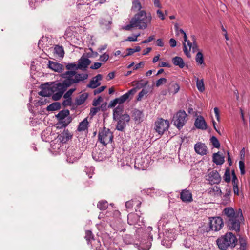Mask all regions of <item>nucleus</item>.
Returning a JSON list of instances; mask_svg holds the SVG:
<instances>
[{
	"label": "nucleus",
	"mask_w": 250,
	"mask_h": 250,
	"mask_svg": "<svg viewBox=\"0 0 250 250\" xmlns=\"http://www.w3.org/2000/svg\"><path fill=\"white\" fill-rule=\"evenodd\" d=\"M65 80L62 82H54L50 84L47 83L41 85L42 90L39 94L42 96L49 97L52 95L53 100H59L67 88L74 83L87 79L86 73H78L75 71H67L62 74Z\"/></svg>",
	"instance_id": "nucleus-1"
},
{
	"label": "nucleus",
	"mask_w": 250,
	"mask_h": 250,
	"mask_svg": "<svg viewBox=\"0 0 250 250\" xmlns=\"http://www.w3.org/2000/svg\"><path fill=\"white\" fill-rule=\"evenodd\" d=\"M152 21L150 14L147 15L145 10H141L134 15L130 20L129 23L124 27L126 30H130L132 28H137L140 30L146 29Z\"/></svg>",
	"instance_id": "nucleus-2"
},
{
	"label": "nucleus",
	"mask_w": 250,
	"mask_h": 250,
	"mask_svg": "<svg viewBox=\"0 0 250 250\" xmlns=\"http://www.w3.org/2000/svg\"><path fill=\"white\" fill-rule=\"evenodd\" d=\"M216 242L220 250H226L229 248H234L237 243L238 240L234 234L229 232L218 237Z\"/></svg>",
	"instance_id": "nucleus-3"
},
{
	"label": "nucleus",
	"mask_w": 250,
	"mask_h": 250,
	"mask_svg": "<svg viewBox=\"0 0 250 250\" xmlns=\"http://www.w3.org/2000/svg\"><path fill=\"white\" fill-rule=\"evenodd\" d=\"M59 121L58 127H65L71 123L72 118L69 116V111L68 109L63 110L56 115Z\"/></svg>",
	"instance_id": "nucleus-4"
},
{
	"label": "nucleus",
	"mask_w": 250,
	"mask_h": 250,
	"mask_svg": "<svg viewBox=\"0 0 250 250\" xmlns=\"http://www.w3.org/2000/svg\"><path fill=\"white\" fill-rule=\"evenodd\" d=\"M224 222L220 217H212L209 218L208 226L207 231H218L220 230L224 226Z\"/></svg>",
	"instance_id": "nucleus-5"
},
{
	"label": "nucleus",
	"mask_w": 250,
	"mask_h": 250,
	"mask_svg": "<svg viewBox=\"0 0 250 250\" xmlns=\"http://www.w3.org/2000/svg\"><path fill=\"white\" fill-rule=\"evenodd\" d=\"M113 133L109 129L103 127V129L99 131L98 140L103 145L105 146L113 141Z\"/></svg>",
	"instance_id": "nucleus-6"
},
{
	"label": "nucleus",
	"mask_w": 250,
	"mask_h": 250,
	"mask_svg": "<svg viewBox=\"0 0 250 250\" xmlns=\"http://www.w3.org/2000/svg\"><path fill=\"white\" fill-rule=\"evenodd\" d=\"M169 127V122L167 120L159 118L155 122L154 129L160 135L167 131Z\"/></svg>",
	"instance_id": "nucleus-7"
},
{
	"label": "nucleus",
	"mask_w": 250,
	"mask_h": 250,
	"mask_svg": "<svg viewBox=\"0 0 250 250\" xmlns=\"http://www.w3.org/2000/svg\"><path fill=\"white\" fill-rule=\"evenodd\" d=\"M244 220L243 214H241V215L226 222V224L229 230H234L238 232L240 231L241 222L243 221Z\"/></svg>",
	"instance_id": "nucleus-8"
},
{
	"label": "nucleus",
	"mask_w": 250,
	"mask_h": 250,
	"mask_svg": "<svg viewBox=\"0 0 250 250\" xmlns=\"http://www.w3.org/2000/svg\"><path fill=\"white\" fill-rule=\"evenodd\" d=\"M187 120V114L184 110H180L173 117L174 125L180 129L185 124Z\"/></svg>",
	"instance_id": "nucleus-9"
},
{
	"label": "nucleus",
	"mask_w": 250,
	"mask_h": 250,
	"mask_svg": "<svg viewBox=\"0 0 250 250\" xmlns=\"http://www.w3.org/2000/svg\"><path fill=\"white\" fill-rule=\"evenodd\" d=\"M222 213L224 216L225 222L233 219L234 217L239 216L241 215V214H242L241 209H239L238 210H235L231 207L225 208L223 209Z\"/></svg>",
	"instance_id": "nucleus-10"
},
{
	"label": "nucleus",
	"mask_w": 250,
	"mask_h": 250,
	"mask_svg": "<svg viewBox=\"0 0 250 250\" xmlns=\"http://www.w3.org/2000/svg\"><path fill=\"white\" fill-rule=\"evenodd\" d=\"M136 92L135 88H132L128 90L126 93L122 95L119 98H116L111 101L109 104V106L111 107H115L117 104H121L126 101L130 95H133Z\"/></svg>",
	"instance_id": "nucleus-11"
},
{
	"label": "nucleus",
	"mask_w": 250,
	"mask_h": 250,
	"mask_svg": "<svg viewBox=\"0 0 250 250\" xmlns=\"http://www.w3.org/2000/svg\"><path fill=\"white\" fill-rule=\"evenodd\" d=\"M150 157H136L134 159V167L136 169L145 170L149 165Z\"/></svg>",
	"instance_id": "nucleus-12"
},
{
	"label": "nucleus",
	"mask_w": 250,
	"mask_h": 250,
	"mask_svg": "<svg viewBox=\"0 0 250 250\" xmlns=\"http://www.w3.org/2000/svg\"><path fill=\"white\" fill-rule=\"evenodd\" d=\"M129 120V115L127 114H124L117 119V124L116 128L119 131H123Z\"/></svg>",
	"instance_id": "nucleus-13"
},
{
	"label": "nucleus",
	"mask_w": 250,
	"mask_h": 250,
	"mask_svg": "<svg viewBox=\"0 0 250 250\" xmlns=\"http://www.w3.org/2000/svg\"><path fill=\"white\" fill-rule=\"evenodd\" d=\"M127 222L130 225H144V222L140 221V216L136 213H131L127 216Z\"/></svg>",
	"instance_id": "nucleus-14"
},
{
	"label": "nucleus",
	"mask_w": 250,
	"mask_h": 250,
	"mask_svg": "<svg viewBox=\"0 0 250 250\" xmlns=\"http://www.w3.org/2000/svg\"><path fill=\"white\" fill-rule=\"evenodd\" d=\"M207 180L210 185L218 184L220 182L221 177L216 170H212L208 173Z\"/></svg>",
	"instance_id": "nucleus-15"
},
{
	"label": "nucleus",
	"mask_w": 250,
	"mask_h": 250,
	"mask_svg": "<svg viewBox=\"0 0 250 250\" xmlns=\"http://www.w3.org/2000/svg\"><path fill=\"white\" fill-rule=\"evenodd\" d=\"M91 63V61L86 58L85 54H83L81 58L78 61V67L79 69L84 70Z\"/></svg>",
	"instance_id": "nucleus-16"
},
{
	"label": "nucleus",
	"mask_w": 250,
	"mask_h": 250,
	"mask_svg": "<svg viewBox=\"0 0 250 250\" xmlns=\"http://www.w3.org/2000/svg\"><path fill=\"white\" fill-rule=\"evenodd\" d=\"M144 115L143 112L137 109H134L132 111V117L135 124H140L144 119Z\"/></svg>",
	"instance_id": "nucleus-17"
},
{
	"label": "nucleus",
	"mask_w": 250,
	"mask_h": 250,
	"mask_svg": "<svg viewBox=\"0 0 250 250\" xmlns=\"http://www.w3.org/2000/svg\"><path fill=\"white\" fill-rule=\"evenodd\" d=\"M72 135L68 130H64L62 132L59 134L57 139L62 143H65L71 139Z\"/></svg>",
	"instance_id": "nucleus-18"
},
{
	"label": "nucleus",
	"mask_w": 250,
	"mask_h": 250,
	"mask_svg": "<svg viewBox=\"0 0 250 250\" xmlns=\"http://www.w3.org/2000/svg\"><path fill=\"white\" fill-rule=\"evenodd\" d=\"M194 125L195 127L201 130H206L207 128V125L202 116H199L195 120Z\"/></svg>",
	"instance_id": "nucleus-19"
},
{
	"label": "nucleus",
	"mask_w": 250,
	"mask_h": 250,
	"mask_svg": "<svg viewBox=\"0 0 250 250\" xmlns=\"http://www.w3.org/2000/svg\"><path fill=\"white\" fill-rule=\"evenodd\" d=\"M180 198L184 202H191L193 200L192 193L187 189L182 190L180 193Z\"/></svg>",
	"instance_id": "nucleus-20"
},
{
	"label": "nucleus",
	"mask_w": 250,
	"mask_h": 250,
	"mask_svg": "<svg viewBox=\"0 0 250 250\" xmlns=\"http://www.w3.org/2000/svg\"><path fill=\"white\" fill-rule=\"evenodd\" d=\"M194 149L197 153L201 155L207 154V147L205 144L198 143L195 145Z\"/></svg>",
	"instance_id": "nucleus-21"
},
{
	"label": "nucleus",
	"mask_w": 250,
	"mask_h": 250,
	"mask_svg": "<svg viewBox=\"0 0 250 250\" xmlns=\"http://www.w3.org/2000/svg\"><path fill=\"white\" fill-rule=\"evenodd\" d=\"M102 78V75L98 74L92 78L89 84L87 85V87L91 88H96L100 85L101 83L99 81L101 80Z\"/></svg>",
	"instance_id": "nucleus-22"
},
{
	"label": "nucleus",
	"mask_w": 250,
	"mask_h": 250,
	"mask_svg": "<svg viewBox=\"0 0 250 250\" xmlns=\"http://www.w3.org/2000/svg\"><path fill=\"white\" fill-rule=\"evenodd\" d=\"M48 67L52 70L58 72H61L63 69L62 65L59 63L54 62L51 61H49L48 62Z\"/></svg>",
	"instance_id": "nucleus-23"
},
{
	"label": "nucleus",
	"mask_w": 250,
	"mask_h": 250,
	"mask_svg": "<svg viewBox=\"0 0 250 250\" xmlns=\"http://www.w3.org/2000/svg\"><path fill=\"white\" fill-rule=\"evenodd\" d=\"M164 238L162 241V243L164 245V241H173L176 239V236L173 230L166 231L164 233Z\"/></svg>",
	"instance_id": "nucleus-24"
},
{
	"label": "nucleus",
	"mask_w": 250,
	"mask_h": 250,
	"mask_svg": "<svg viewBox=\"0 0 250 250\" xmlns=\"http://www.w3.org/2000/svg\"><path fill=\"white\" fill-rule=\"evenodd\" d=\"M100 23L102 25L105 26L107 29H109L110 25L112 23L111 18L109 15L101 18L100 20Z\"/></svg>",
	"instance_id": "nucleus-25"
},
{
	"label": "nucleus",
	"mask_w": 250,
	"mask_h": 250,
	"mask_svg": "<svg viewBox=\"0 0 250 250\" xmlns=\"http://www.w3.org/2000/svg\"><path fill=\"white\" fill-rule=\"evenodd\" d=\"M180 87V85L178 83L172 81L169 84L168 90L169 92L173 94H175L179 91Z\"/></svg>",
	"instance_id": "nucleus-26"
},
{
	"label": "nucleus",
	"mask_w": 250,
	"mask_h": 250,
	"mask_svg": "<svg viewBox=\"0 0 250 250\" xmlns=\"http://www.w3.org/2000/svg\"><path fill=\"white\" fill-rule=\"evenodd\" d=\"M124 111V108L122 106H118L113 110V118L114 120L117 119L122 116Z\"/></svg>",
	"instance_id": "nucleus-27"
},
{
	"label": "nucleus",
	"mask_w": 250,
	"mask_h": 250,
	"mask_svg": "<svg viewBox=\"0 0 250 250\" xmlns=\"http://www.w3.org/2000/svg\"><path fill=\"white\" fill-rule=\"evenodd\" d=\"M88 94L84 93L80 95L76 99L75 104L77 106H79L83 104L88 97Z\"/></svg>",
	"instance_id": "nucleus-28"
},
{
	"label": "nucleus",
	"mask_w": 250,
	"mask_h": 250,
	"mask_svg": "<svg viewBox=\"0 0 250 250\" xmlns=\"http://www.w3.org/2000/svg\"><path fill=\"white\" fill-rule=\"evenodd\" d=\"M172 62L175 66H179L180 68H183L185 66V63L183 59L180 57H175L172 58Z\"/></svg>",
	"instance_id": "nucleus-29"
},
{
	"label": "nucleus",
	"mask_w": 250,
	"mask_h": 250,
	"mask_svg": "<svg viewBox=\"0 0 250 250\" xmlns=\"http://www.w3.org/2000/svg\"><path fill=\"white\" fill-rule=\"evenodd\" d=\"M208 192L210 195H221L222 191L220 188L218 186H214L212 188H209L208 189Z\"/></svg>",
	"instance_id": "nucleus-30"
},
{
	"label": "nucleus",
	"mask_w": 250,
	"mask_h": 250,
	"mask_svg": "<svg viewBox=\"0 0 250 250\" xmlns=\"http://www.w3.org/2000/svg\"><path fill=\"white\" fill-rule=\"evenodd\" d=\"M88 125V122L87 118L83 119L80 123L77 128V130L79 132L83 131L87 129Z\"/></svg>",
	"instance_id": "nucleus-31"
},
{
	"label": "nucleus",
	"mask_w": 250,
	"mask_h": 250,
	"mask_svg": "<svg viewBox=\"0 0 250 250\" xmlns=\"http://www.w3.org/2000/svg\"><path fill=\"white\" fill-rule=\"evenodd\" d=\"M152 240V237L150 236L147 241L143 240L141 242V247L144 250H149L151 246V241Z\"/></svg>",
	"instance_id": "nucleus-32"
},
{
	"label": "nucleus",
	"mask_w": 250,
	"mask_h": 250,
	"mask_svg": "<svg viewBox=\"0 0 250 250\" xmlns=\"http://www.w3.org/2000/svg\"><path fill=\"white\" fill-rule=\"evenodd\" d=\"M195 239L192 236L187 237L184 241L183 245L187 248H190L194 244Z\"/></svg>",
	"instance_id": "nucleus-33"
},
{
	"label": "nucleus",
	"mask_w": 250,
	"mask_h": 250,
	"mask_svg": "<svg viewBox=\"0 0 250 250\" xmlns=\"http://www.w3.org/2000/svg\"><path fill=\"white\" fill-rule=\"evenodd\" d=\"M196 86L200 92L202 93L205 91V87L203 79L200 80L198 78H196Z\"/></svg>",
	"instance_id": "nucleus-34"
},
{
	"label": "nucleus",
	"mask_w": 250,
	"mask_h": 250,
	"mask_svg": "<svg viewBox=\"0 0 250 250\" xmlns=\"http://www.w3.org/2000/svg\"><path fill=\"white\" fill-rule=\"evenodd\" d=\"M54 53L59 57H63L64 54L63 47L59 45L55 46L54 49Z\"/></svg>",
	"instance_id": "nucleus-35"
},
{
	"label": "nucleus",
	"mask_w": 250,
	"mask_h": 250,
	"mask_svg": "<svg viewBox=\"0 0 250 250\" xmlns=\"http://www.w3.org/2000/svg\"><path fill=\"white\" fill-rule=\"evenodd\" d=\"M142 5L138 0H134L132 1L131 10L134 12L141 11Z\"/></svg>",
	"instance_id": "nucleus-36"
},
{
	"label": "nucleus",
	"mask_w": 250,
	"mask_h": 250,
	"mask_svg": "<svg viewBox=\"0 0 250 250\" xmlns=\"http://www.w3.org/2000/svg\"><path fill=\"white\" fill-rule=\"evenodd\" d=\"M84 238L86 239L87 243L89 244L93 241L94 235L91 230H86L85 231V235L84 236Z\"/></svg>",
	"instance_id": "nucleus-37"
},
{
	"label": "nucleus",
	"mask_w": 250,
	"mask_h": 250,
	"mask_svg": "<svg viewBox=\"0 0 250 250\" xmlns=\"http://www.w3.org/2000/svg\"><path fill=\"white\" fill-rule=\"evenodd\" d=\"M61 105L60 103L58 102H55L49 105L47 107L46 109L48 111H53L59 109Z\"/></svg>",
	"instance_id": "nucleus-38"
},
{
	"label": "nucleus",
	"mask_w": 250,
	"mask_h": 250,
	"mask_svg": "<svg viewBox=\"0 0 250 250\" xmlns=\"http://www.w3.org/2000/svg\"><path fill=\"white\" fill-rule=\"evenodd\" d=\"M108 202L105 200L99 201L97 204V208L101 210H105L108 208Z\"/></svg>",
	"instance_id": "nucleus-39"
},
{
	"label": "nucleus",
	"mask_w": 250,
	"mask_h": 250,
	"mask_svg": "<svg viewBox=\"0 0 250 250\" xmlns=\"http://www.w3.org/2000/svg\"><path fill=\"white\" fill-rule=\"evenodd\" d=\"M196 62L199 65H203L205 66L203 55L201 52H198L195 58Z\"/></svg>",
	"instance_id": "nucleus-40"
},
{
	"label": "nucleus",
	"mask_w": 250,
	"mask_h": 250,
	"mask_svg": "<svg viewBox=\"0 0 250 250\" xmlns=\"http://www.w3.org/2000/svg\"><path fill=\"white\" fill-rule=\"evenodd\" d=\"M224 180L227 183H229L231 181L230 171L229 168H227L224 175Z\"/></svg>",
	"instance_id": "nucleus-41"
},
{
	"label": "nucleus",
	"mask_w": 250,
	"mask_h": 250,
	"mask_svg": "<svg viewBox=\"0 0 250 250\" xmlns=\"http://www.w3.org/2000/svg\"><path fill=\"white\" fill-rule=\"evenodd\" d=\"M210 141L211 144L215 148H219L220 146V143L217 138L215 136H212L210 138Z\"/></svg>",
	"instance_id": "nucleus-42"
},
{
	"label": "nucleus",
	"mask_w": 250,
	"mask_h": 250,
	"mask_svg": "<svg viewBox=\"0 0 250 250\" xmlns=\"http://www.w3.org/2000/svg\"><path fill=\"white\" fill-rule=\"evenodd\" d=\"M66 68L68 70V71H76L77 70L79 69V68L78 67L77 64H76L75 63H68L66 66Z\"/></svg>",
	"instance_id": "nucleus-43"
},
{
	"label": "nucleus",
	"mask_w": 250,
	"mask_h": 250,
	"mask_svg": "<svg viewBox=\"0 0 250 250\" xmlns=\"http://www.w3.org/2000/svg\"><path fill=\"white\" fill-rule=\"evenodd\" d=\"M148 84V81L143 82V81L142 80L140 82H137L135 86L136 87L134 88L136 89V90L137 91V89H140L142 87H144L146 85Z\"/></svg>",
	"instance_id": "nucleus-44"
},
{
	"label": "nucleus",
	"mask_w": 250,
	"mask_h": 250,
	"mask_svg": "<svg viewBox=\"0 0 250 250\" xmlns=\"http://www.w3.org/2000/svg\"><path fill=\"white\" fill-rule=\"evenodd\" d=\"M127 157H118V165L119 166H121V167L125 166L128 165V163H126L125 164V162L127 161Z\"/></svg>",
	"instance_id": "nucleus-45"
},
{
	"label": "nucleus",
	"mask_w": 250,
	"mask_h": 250,
	"mask_svg": "<svg viewBox=\"0 0 250 250\" xmlns=\"http://www.w3.org/2000/svg\"><path fill=\"white\" fill-rule=\"evenodd\" d=\"M148 91L147 89H143L137 95V100L140 101L142 98L148 93Z\"/></svg>",
	"instance_id": "nucleus-46"
},
{
	"label": "nucleus",
	"mask_w": 250,
	"mask_h": 250,
	"mask_svg": "<svg viewBox=\"0 0 250 250\" xmlns=\"http://www.w3.org/2000/svg\"><path fill=\"white\" fill-rule=\"evenodd\" d=\"M213 162L216 165H222L224 162L225 157H212Z\"/></svg>",
	"instance_id": "nucleus-47"
},
{
	"label": "nucleus",
	"mask_w": 250,
	"mask_h": 250,
	"mask_svg": "<svg viewBox=\"0 0 250 250\" xmlns=\"http://www.w3.org/2000/svg\"><path fill=\"white\" fill-rule=\"evenodd\" d=\"M125 244H130L132 242V239L130 235H125L123 238Z\"/></svg>",
	"instance_id": "nucleus-48"
},
{
	"label": "nucleus",
	"mask_w": 250,
	"mask_h": 250,
	"mask_svg": "<svg viewBox=\"0 0 250 250\" xmlns=\"http://www.w3.org/2000/svg\"><path fill=\"white\" fill-rule=\"evenodd\" d=\"M109 55L105 53L100 56L99 60L102 62H105L109 59Z\"/></svg>",
	"instance_id": "nucleus-49"
},
{
	"label": "nucleus",
	"mask_w": 250,
	"mask_h": 250,
	"mask_svg": "<svg viewBox=\"0 0 250 250\" xmlns=\"http://www.w3.org/2000/svg\"><path fill=\"white\" fill-rule=\"evenodd\" d=\"M239 164L241 174V175H244L245 173L244 162L241 160L239 161Z\"/></svg>",
	"instance_id": "nucleus-50"
},
{
	"label": "nucleus",
	"mask_w": 250,
	"mask_h": 250,
	"mask_svg": "<svg viewBox=\"0 0 250 250\" xmlns=\"http://www.w3.org/2000/svg\"><path fill=\"white\" fill-rule=\"evenodd\" d=\"M167 82V80L165 78H162L158 80L156 83L157 87H159L163 84L166 83Z\"/></svg>",
	"instance_id": "nucleus-51"
},
{
	"label": "nucleus",
	"mask_w": 250,
	"mask_h": 250,
	"mask_svg": "<svg viewBox=\"0 0 250 250\" xmlns=\"http://www.w3.org/2000/svg\"><path fill=\"white\" fill-rule=\"evenodd\" d=\"M232 176V183L233 185H238V179L235 174V171L233 170L231 172Z\"/></svg>",
	"instance_id": "nucleus-52"
},
{
	"label": "nucleus",
	"mask_w": 250,
	"mask_h": 250,
	"mask_svg": "<svg viewBox=\"0 0 250 250\" xmlns=\"http://www.w3.org/2000/svg\"><path fill=\"white\" fill-rule=\"evenodd\" d=\"M140 35L139 33L137 35H134L133 36L128 37L125 40L126 41L135 42L137 41V38Z\"/></svg>",
	"instance_id": "nucleus-53"
},
{
	"label": "nucleus",
	"mask_w": 250,
	"mask_h": 250,
	"mask_svg": "<svg viewBox=\"0 0 250 250\" xmlns=\"http://www.w3.org/2000/svg\"><path fill=\"white\" fill-rule=\"evenodd\" d=\"M75 90V88L69 89L64 94L63 97L64 98H71V96L72 95V93L74 92Z\"/></svg>",
	"instance_id": "nucleus-54"
},
{
	"label": "nucleus",
	"mask_w": 250,
	"mask_h": 250,
	"mask_svg": "<svg viewBox=\"0 0 250 250\" xmlns=\"http://www.w3.org/2000/svg\"><path fill=\"white\" fill-rule=\"evenodd\" d=\"M134 206V200H131L125 203V206L127 208L131 209Z\"/></svg>",
	"instance_id": "nucleus-55"
},
{
	"label": "nucleus",
	"mask_w": 250,
	"mask_h": 250,
	"mask_svg": "<svg viewBox=\"0 0 250 250\" xmlns=\"http://www.w3.org/2000/svg\"><path fill=\"white\" fill-rule=\"evenodd\" d=\"M65 99H66V100L63 101V102H62V104L64 106L71 105L72 104L71 98H65Z\"/></svg>",
	"instance_id": "nucleus-56"
},
{
	"label": "nucleus",
	"mask_w": 250,
	"mask_h": 250,
	"mask_svg": "<svg viewBox=\"0 0 250 250\" xmlns=\"http://www.w3.org/2000/svg\"><path fill=\"white\" fill-rule=\"evenodd\" d=\"M183 51H184V53L185 54V55L188 58H190L191 57L190 53L189 51L188 50L185 43H183Z\"/></svg>",
	"instance_id": "nucleus-57"
},
{
	"label": "nucleus",
	"mask_w": 250,
	"mask_h": 250,
	"mask_svg": "<svg viewBox=\"0 0 250 250\" xmlns=\"http://www.w3.org/2000/svg\"><path fill=\"white\" fill-rule=\"evenodd\" d=\"M105 88H106L105 86H101V87L98 88L97 89H95L94 91V95H96L97 94H99V93L102 92L103 91H104L105 89Z\"/></svg>",
	"instance_id": "nucleus-58"
},
{
	"label": "nucleus",
	"mask_w": 250,
	"mask_h": 250,
	"mask_svg": "<svg viewBox=\"0 0 250 250\" xmlns=\"http://www.w3.org/2000/svg\"><path fill=\"white\" fill-rule=\"evenodd\" d=\"M92 246L96 248V246L101 247V244L99 240H93V241L91 243Z\"/></svg>",
	"instance_id": "nucleus-59"
},
{
	"label": "nucleus",
	"mask_w": 250,
	"mask_h": 250,
	"mask_svg": "<svg viewBox=\"0 0 250 250\" xmlns=\"http://www.w3.org/2000/svg\"><path fill=\"white\" fill-rule=\"evenodd\" d=\"M239 242L240 243V249L242 250H245L246 247V243L245 241L243 239H240L239 240Z\"/></svg>",
	"instance_id": "nucleus-60"
},
{
	"label": "nucleus",
	"mask_w": 250,
	"mask_h": 250,
	"mask_svg": "<svg viewBox=\"0 0 250 250\" xmlns=\"http://www.w3.org/2000/svg\"><path fill=\"white\" fill-rule=\"evenodd\" d=\"M101 63L100 62H94L93 65L90 66V68L92 69H97L101 66Z\"/></svg>",
	"instance_id": "nucleus-61"
},
{
	"label": "nucleus",
	"mask_w": 250,
	"mask_h": 250,
	"mask_svg": "<svg viewBox=\"0 0 250 250\" xmlns=\"http://www.w3.org/2000/svg\"><path fill=\"white\" fill-rule=\"evenodd\" d=\"M155 39V36L152 35L149 36L147 39H146L145 40H144L142 42V43H147L150 42H151L152 40H153Z\"/></svg>",
	"instance_id": "nucleus-62"
},
{
	"label": "nucleus",
	"mask_w": 250,
	"mask_h": 250,
	"mask_svg": "<svg viewBox=\"0 0 250 250\" xmlns=\"http://www.w3.org/2000/svg\"><path fill=\"white\" fill-rule=\"evenodd\" d=\"M99 110V108L98 107L91 108L90 109V115H91V116L95 115L97 113V112Z\"/></svg>",
	"instance_id": "nucleus-63"
},
{
	"label": "nucleus",
	"mask_w": 250,
	"mask_h": 250,
	"mask_svg": "<svg viewBox=\"0 0 250 250\" xmlns=\"http://www.w3.org/2000/svg\"><path fill=\"white\" fill-rule=\"evenodd\" d=\"M102 99H101V98L100 97H99L97 99H95L93 101V103H92V104L93 106H96L97 105H98L99 104H100V102L101 101Z\"/></svg>",
	"instance_id": "nucleus-64"
}]
</instances>
